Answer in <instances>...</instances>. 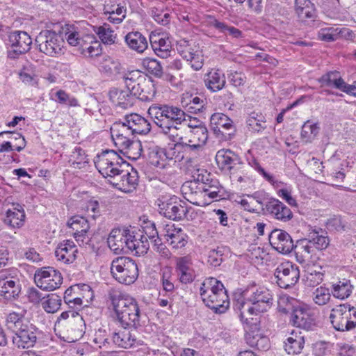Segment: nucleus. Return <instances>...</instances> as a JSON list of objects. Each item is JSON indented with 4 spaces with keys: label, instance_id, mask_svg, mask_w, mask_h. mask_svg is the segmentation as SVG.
<instances>
[{
    "label": "nucleus",
    "instance_id": "nucleus-1",
    "mask_svg": "<svg viewBox=\"0 0 356 356\" xmlns=\"http://www.w3.org/2000/svg\"><path fill=\"white\" fill-rule=\"evenodd\" d=\"M243 298L237 299L235 303L236 309L239 311L241 321L247 325L253 324L257 329V322L252 323L254 316L265 312L273 303L272 292L265 286H251L243 293Z\"/></svg>",
    "mask_w": 356,
    "mask_h": 356
},
{
    "label": "nucleus",
    "instance_id": "nucleus-2",
    "mask_svg": "<svg viewBox=\"0 0 356 356\" xmlns=\"http://www.w3.org/2000/svg\"><path fill=\"white\" fill-rule=\"evenodd\" d=\"M108 296L111 301L116 320L122 327L136 329L142 325L143 314L135 298L114 289L108 291Z\"/></svg>",
    "mask_w": 356,
    "mask_h": 356
},
{
    "label": "nucleus",
    "instance_id": "nucleus-3",
    "mask_svg": "<svg viewBox=\"0 0 356 356\" xmlns=\"http://www.w3.org/2000/svg\"><path fill=\"white\" fill-rule=\"evenodd\" d=\"M149 115L159 128L186 121V114L180 108L170 104H152L148 108Z\"/></svg>",
    "mask_w": 356,
    "mask_h": 356
},
{
    "label": "nucleus",
    "instance_id": "nucleus-4",
    "mask_svg": "<svg viewBox=\"0 0 356 356\" xmlns=\"http://www.w3.org/2000/svg\"><path fill=\"white\" fill-rule=\"evenodd\" d=\"M112 277L119 283L133 284L138 277V269L136 262L127 257H118L111 264Z\"/></svg>",
    "mask_w": 356,
    "mask_h": 356
},
{
    "label": "nucleus",
    "instance_id": "nucleus-5",
    "mask_svg": "<svg viewBox=\"0 0 356 356\" xmlns=\"http://www.w3.org/2000/svg\"><path fill=\"white\" fill-rule=\"evenodd\" d=\"M35 42L40 52L56 57L63 54L65 41L63 35L55 31L44 30L36 37Z\"/></svg>",
    "mask_w": 356,
    "mask_h": 356
},
{
    "label": "nucleus",
    "instance_id": "nucleus-6",
    "mask_svg": "<svg viewBox=\"0 0 356 356\" xmlns=\"http://www.w3.org/2000/svg\"><path fill=\"white\" fill-rule=\"evenodd\" d=\"M330 319L336 330H351L356 327V309L349 305H340L331 310Z\"/></svg>",
    "mask_w": 356,
    "mask_h": 356
},
{
    "label": "nucleus",
    "instance_id": "nucleus-7",
    "mask_svg": "<svg viewBox=\"0 0 356 356\" xmlns=\"http://www.w3.org/2000/svg\"><path fill=\"white\" fill-rule=\"evenodd\" d=\"M176 48L181 56L190 63L195 71L200 70L204 64L202 51L193 40L180 39L177 41Z\"/></svg>",
    "mask_w": 356,
    "mask_h": 356
},
{
    "label": "nucleus",
    "instance_id": "nucleus-8",
    "mask_svg": "<svg viewBox=\"0 0 356 356\" xmlns=\"http://www.w3.org/2000/svg\"><path fill=\"white\" fill-rule=\"evenodd\" d=\"M159 213L165 217L173 220H181L187 218L188 213L192 207L182 205L175 196L168 197L163 196L156 201Z\"/></svg>",
    "mask_w": 356,
    "mask_h": 356
},
{
    "label": "nucleus",
    "instance_id": "nucleus-9",
    "mask_svg": "<svg viewBox=\"0 0 356 356\" xmlns=\"http://www.w3.org/2000/svg\"><path fill=\"white\" fill-rule=\"evenodd\" d=\"M275 280L282 289H289L294 286L300 278L299 268L290 261L279 264L274 271Z\"/></svg>",
    "mask_w": 356,
    "mask_h": 356
},
{
    "label": "nucleus",
    "instance_id": "nucleus-10",
    "mask_svg": "<svg viewBox=\"0 0 356 356\" xmlns=\"http://www.w3.org/2000/svg\"><path fill=\"white\" fill-rule=\"evenodd\" d=\"M32 44V39L25 31H15L10 33L6 44L8 57L12 59L18 58L27 52Z\"/></svg>",
    "mask_w": 356,
    "mask_h": 356
},
{
    "label": "nucleus",
    "instance_id": "nucleus-11",
    "mask_svg": "<svg viewBox=\"0 0 356 356\" xmlns=\"http://www.w3.org/2000/svg\"><path fill=\"white\" fill-rule=\"evenodd\" d=\"M34 280L37 286L44 291H54L58 289L63 282L61 273L50 266L37 270Z\"/></svg>",
    "mask_w": 356,
    "mask_h": 356
},
{
    "label": "nucleus",
    "instance_id": "nucleus-12",
    "mask_svg": "<svg viewBox=\"0 0 356 356\" xmlns=\"http://www.w3.org/2000/svg\"><path fill=\"white\" fill-rule=\"evenodd\" d=\"M119 156L114 150L106 149L97 156L95 164L99 173L104 177L118 175L120 170L115 167Z\"/></svg>",
    "mask_w": 356,
    "mask_h": 356
},
{
    "label": "nucleus",
    "instance_id": "nucleus-13",
    "mask_svg": "<svg viewBox=\"0 0 356 356\" xmlns=\"http://www.w3.org/2000/svg\"><path fill=\"white\" fill-rule=\"evenodd\" d=\"M38 328L30 321L12 335L13 345L19 349L33 348L38 339Z\"/></svg>",
    "mask_w": 356,
    "mask_h": 356
},
{
    "label": "nucleus",
    "instance_id": "nucleus-14",
    "mask_svg": "<svg viewBox=\"0 0 356 356\" xmlns=\"http://www.w3.org/2000/svg\"><path fill=\"white\" fill-rule=\"evenodd\" d=\"M216 161L218 167L230 175H234L242 164L240 157L230 149H222L217 152Z\"/></svg>",
    "mask_w": 356,
    "mask_h": 356
},
{
    "label": "nucleus",
    "instance_id": "nucleus-15",
    "mask_svg": "<svg viewBox=\"0 0 356 356\" xmlns=\"http://www.w3.org/2000/svg\"><path fill=\"white\" fill-rule=\"evenodd\" d=\"M290 322L297 327L309 330L315 325V317L309 308L299 305L293 308L291 314Z\"/></svg>",
    "mask_w": 356,
    "mask_h": 356
},
{
    "label": "nucleus",
    "instance_id": "nucleus-16",
    "mask_svg": "<svg viewBox=\"0 0 356 356\" xmlns=\"http://www.w3.org/2000/svg\"><path fill=\"white\" fill-rule=\"evenodd\" d=\"M268 239L271 246L280 253L288 254L294 248L291 236L284 230H273L269 234Z\"/></svg>",
    "mask_w": 356,
    "mask_h": 356
},
{
    "label": "nucleus",
    "instance_id": "nucleus-17",
    "mask_svg": "<svg viewBox=\"0 0 356 356\" xmlns=\"http://www.w3.org/2000/svg\"><path fill=\"white\" fill-rule=\"evenodd\" d=\"M20 286L17 280L10 275L7 270L0 272V296L11 300L18 297Z\"/></svg>",
    "mask_w": 356,
    "mask_h": 356
},
{
    "label": "nucleus",
    "instance_id": "nucleus-18",
    "mask_svg": "<svg viewBox=\"0 0 356 356\" xmlns=\"http://www.w3.org/2000/svg\"><path fill=\"white\" fill-rule=\"evenodd\" d=\"M202 301L216 314L225 313L229 307V297L226 290L220 291L213 295L202 294Z\"/></svg>",
    "mask_w": 356,
    "mask_h": 356
},
{
    "label": "nucleus",
    "instance_id": "nucleus-19",
    "mask_svg": "<svg viewBox=\"0 0 356 356\" xmlns=\"http://www.w3.org/2000/svg\"><path fill=\"white\" fill-rule=\"evenodd\" d=\"M149 39L153 51L158 56L165 58L170 56L172 44L167 33L152 32Z\"/></svg>",
    "mask_w": 356,
    "mask_h": 356
},
{
    "label": "nucleus",
    "instance_id": "nucleus-20",
    "mask_svg": "<svg viewBox=\"0 0 356 356\" xmlns=\"http://www.w3.org/2000/svg\"><path fill=\"white\" fill-rule=\"evenodd\" d=\"M128 234L130 231L128 229H113L107 239L109 248L115 254L127 252L128 246Z\"/></svg>",
    "mask_w": 356,
    "mask_h": 356
},
{
    "label": "nucleus",
    "instance_id": "nucleus-21",
    "mask_svg": "<svg viewBox=\"0 0 356 356\" xmlns=\"http://www.w3.org/2000/svg\"><path fill=\"white\" fill-rule=\"evenodd\" d=\"M164 237L173 249H181L186 246L188 236L180 227H176L174 224L166 225L164 228Z\"/></svg>",
    "mask_w": 356,
    "mask_h": 356
},
{
    "label": "nucleus",
    "instance_id": "nucleus-22",
    "mask_svg": "<svg viewBox=\"0 0 356 356\" xmlns=\"http://www.w3.org/2000/svg\"><path fill=\"white\" fill-rule=\"evenodd\" d=\"M191 259L188 256L176 259L175 271L179 280L183 284L191 283L195 278Z\"/></svg>",
    "mask_w": 356,
    "mask_h": 356
},
{
    "label": "nucleus",
    "instance_id": "nucleus-23",
    "mask_svg": "<svg viewBox=\"0 0 356 356\" xmlns=\"http://www.w3.org/2000/svg\"><path fill=\"white\" fill-rule=\"evenodd\" d=\"M77 253L76 246L73 241L70 240L60 243L55 250L57 260L65 264H72L76 259Z\"/></svg>",
    "mask_w": 356,
    "mask_h": 356
},
{
    "label": "nucleus",
    "instance_id": "nucleus-24",
    "mask_svg": "<svg viewBox=\"0 0 356 356\" xmlns=\"http://www.w3.org/2000/svg\"><path fill=\"white\" fill-rule=\"evenodd\" d=\"M265 209L275 218L287 221L292 218L293 213L289 208L277 199H270L265 204Z\"/></svg>",
    "mask_w": 356,
    "mask_h": 356
},
{
    "label": "nucleus",
    "instance_id": "nucleus-25",
    "mask_svg": "<svg viewBox=\"0 0 356 356\" xmlns=\"http://www.w3.org/2000/svg\"><path fill=\"white\" fill-rule=\"evenodd\" d=\"M110 100L116 106L122 108L132 106L135 102L134 95L129 90L112 88L108 92Z\"/></svg>",
    "mask_w": 356,
    "mask_h": 356
},
{
    "label": "nucleus",
    "instance_id": "nucleus-26",
    "mask_svg": "<svg viewBox=\"0 0 356 356\" xmlns=\"http://www.w3.org/2000/svg\"><path fill=\"white\" fill-rule=\"evenodd\" d=\"M130 128L124 118L122 121L113 123L111 127V134L115 146L122 145L134 135Z\"/></svg>",
    "mask_w": 356,
    "mask_h": 356
},
{
    "label": "nucleus",
    "instance_id": "nucleus-27",
    "mask_svg": "<svg viewBox=\"0 0 356 356\" xmlns=\"http://www.w3.org/2000/svg\"><path fill=\"white\" fill-rule=\"evenodd\" d=\"M127 252L131 251L136 255L146 254L149 248V243L147 236L139 233L134 232L128 234Z\"/></svg>",
    "mask_w": 356,
    "mask_h": 356
},
{
    "label": "nucleus",
    "instance_id": "nucleus-28",
    "mask_svg": "<svg viewBox=\"0 0 356 356\" xmlns=\"http://www.w3.org/2000/svg\"><path fill=\"white\" fill-rule=\"evenodd\" d=\"M124 119L134 134H147L151 130L149 120L138 113L126 115Z\"/></svg>",
    "mask_w": 356,
    "mask_h": 356
},
{
    "label": "nucleus",
    "instance_id": "nucleus-29",
    "mask_svg": "<svg viewBox=\"0 0 356 356\" xmlns=\"http://www.w3.org/2000/svg\"><path fill=\"white\" fill-rule=\"evenodd\" d=\"M321 86H327L332 88L339 89L343 92H350L349 88L351 87L346 84L341 77L340 73L337 71H330L323 75L319 79Z\"/></svg>",
    "mask_w": 356,
    "mask_h": 356
},
{
    "label": "nucleus",
    "instance_id": "nucleus-30",
    "mask_svg": "<svg viewBox=\"0 0 356 356\" xmlns=\"http://www.w3.org/2000/svg\"><path fill=\"white\" fill-rule=\"evenodd\" d=\"M205 86L211 92L222 90L226 83L225 74L219 70L211 69L204 76Z\"/></svg>",
    "mask_w": 356,
    "mask_h": 356
},
{
    "label": "nucleus",
    "instance_id": "nucleus-31",
    "mask_svg": "<svg viewBox=\"0 0 356 356\" xmlns=\"http://www.w3.org/2000/svg\"><path fill=\"white\" fill-rule=\"evenodd\" d=\"M26 311L11 312L6 314L5 326L8 331L14 334L26 325L29 321L26 317Z\"/></svg>",
    "mask_w": 356,
    "mask_h": 356
},
{
    "label": "nucleus",
    "instance_id": "nucleus-32",
    "mask_svg": "<svg viewBox=\"0 0 356 356\" xmlns=\"http://www.w3.org/2000/svg\"><path fill=\"white\" fill-rule=\"evenodd\" d=\"M204 184V193L211 199L227 200L230 197L231 192L221 185L218 179H207Z\"/></svg>",
    "mask_w": 356,
    "mask_h": 356
},
{
    "label": "nucleus",
    "instance_id": "nucleus-33",
    "mask_svg": "<svg viewBox=\"0 0 356 356\" xmlns=\"http://www.w3.org/2000/svg\"><path fill=\"white\" fill-rule=\"evenodd\" d=\"M127 45L133 51L143 53L148 47V42L145 35L138 31L128 33L124 37Z\"/></svg>",
    "mask_w": 356,
    "mask_h": 356
},
{
    "label": "nucleus",
    "instance_id": "nucleus-34",
    "mask_svg": "<svg viewBox=\"0 0 356 356\" xmlns=\"http://www.w3.org/2000/svg\"><path fill=\"white\" fill-rule=\"evenodd\" d=\"M307 238L313 246L320 250L326 249L330 244V239L327 233L321 228L309 229Z\"/></svg>",
    "mask_w": 356,
    "mask_h": 356
},
{
    "label": "nucleus",
    "instance_id": "nucleus-35",
    "mask_svg": "<svg viewBox=\"0 0 356 356\" xmlns=\"http://www.w3.org/2000/svg\"><path fill=\"white\" fill-rule=\"evenodd\" d=\"M125 88L133 94L138 91L140 85L145 81V77L140 70H131L125 72L122 76Z\"/></svg>",
    "mask_w": 356,
    "mask_h": 356
},
{
    "label": "nucleus",
    "instance_id": "nucleus-36",
    "mask_svg": "<svg viewBox=\"0 0 356 356\" xmlns=\"http://www.w3.org/2000/svg\"><path fill=\"white\" fill-rule=\"evenodd\" d=\"M119 151L131 160H137L143 152L142 144L137 140L128 139L122 145H117Z\"/></svg>",
    "mask_w": 356,
    "mask_h": 356
},
{
    "label": "nucleus",
    "instance_id": "nucleus-37",
    "mask_svg": "<svg viewBox=\"0 0 356 356\" xmlns=\"http://www.w3.org/2000/svg\"><path fill=\"white\" fill-rule=\"evenodd\" d=\"M293 250L297 261L300 264H303L306 260L311 258L312 254L314 252V247L307 238L298 241L296 244L294 245Z\"/></svg>",
    "mask_w": 356,
    "mask_h": 356
},
{
    "label": "nucleus",
    "instance_id": "nucleus-38",
    "mask_svg": "<svg viewBox=\"0 0 356 356\" xmlns=\"http://www.w3.org/2000/svg\"><path fill=\"white\" fill-rule=\"evenodd\" d=\"M210 122L214 131H221L220 129L225 131H232V133L235 131V126L233 121L223 113H213L210 118Z\"/></svg>",
    "mask_w": 356,
    "mask_h": 356
},
{
    "label": "nucleus",
    "instance_id": "nucleus-39",
    "mask_svg": "<svg viewBox=\"0 0 356 356\" xmlns=\"http://www.w3.org/2000/svg\"><path fill=\"white\" fill-rule=\"evenodd\" d=\"M246 127L252 133H261L267 127L266 118L261 113L252 112L246 119Z\"/></svg>",
    "mask_w": 356,
    "mask_h": 356
},
{
    "label": "nucleus",
    "instance_id": "nucleus-40",
    "mask_svg": "<svg viewBox=\"0 0 356 356\" xmlns=\"http://www.w3.org/2000/svg\"><path fill=\"white\" fill-rule=\"evenodd\" d=\"M25 219V213L23 208L17 204V207L13 208V210H8L5 222L13 228H19L24 225Z\"/></svg>",
    "mask_w": 356,
    "mask_h": 356
},
{
    "label": "nucleus",
    "instance_id": "nucleus-41",
    "mask_svg": "<svg viewBox=\"0 0 356 356\" xmlns=\"http://www.w3.org/2000/svg\"><path fill=\"white\" fill-rule=\"evenodd\" d=\"M295 10L301 19H311L315 16L314 5L310 0H295Z\"/></svg>",
    "mask_w": 356,
    "mask_h": 356
},
{
    "label": "nucleus",
    "instance_id": "nucleus-42",
    "mask_svg": "<svg viewBox=\"0 0 356 356\" xmlns=\"http://www.w3.org/2000/svg\"><path fill=\"white\" fill-rule=\"evenodd\" d=\"M92 29L104 44L111 45L115 42L117 35L109 24L104 23L102 26H93Z\"/></svg>",
    "mask_w": 356,
    "mask_h": 356
},
{
    "label": "nucleus",
    "instance_id": "nucleus-43",
    "mask_svg": "<svg viewBox=\"0 0 356 356\" xmlns=\"http://www.w3.org/2000/svg\"><path fill=\"white\" fill-rule=\"evenodd\" d=\"M156 88L154 83L145 79L143 84L138 89V91L134 92L135 99L137 98L142 102H151L154 99L156 95Z\"/></svg>",
    "mask_w": 356,
    "mask_h": 356
},
{
    "label": "nucleus",
    "instance_id": "nucleus-44",
    "mask_svg": "<svg viewBox=\"0 0 356 356\" xmlns=\"http://www.w3.org/2000/svg\"><path fill=\"white\" fill-rule=\"evenodd\" d=\"M245 341L250 346L259 350H267L269 347L268 339L258 332L255 333L254 330L247 331Z\"/></svg>",
    "mask_w": 356,
    "mask_h": 356
},
{
    "label": "nucleus",
    "instance_id": "nucleus-45",
    "mask_svg": "<svg viewBox=\"0 0 356 356\" xmlns=\"http://www.w3.org/2000/svg\"><path fill=\"white\" fill-rule=\"evenodd\" d=\"M104 15L113 14L126 16L127 3L125 0H105L104 4Z\"/></svg>",
    "mask_w": 356,
    "mask_h": 356
},
{
    "label": "nucleus",
    "instance_id": "nucleus-46",
    "mask_svg": "<svg viewBox=\"0 0 356 356\" xmlns=\"http://www.w3.org/2000/svg\"><path fill=\"white\" fill-rule=\"evenodd\" d=\"M353 291V286L350 281L343 279L332 284V293L334 297L344 300L348 298Z\"/></svg>",
    "mask_w": 356,
    "mask_h": 356
},
{
    "label": "nucleus",
    "instance_id": "nucleus-47",
    "mask_svg": "<svg viewBox=\"0 0 356 356\" xmlns=\"http://www.w3.org/2000/svg\"><path fill=\"white\" fill-rule=\"evenodd\" d=\"M225 290L223 284L214 277L207 278L201 284L200 289V296L207 293V295L216 294L220 291Z\"/></svg>",
    "mask_w": 356,
    "mask_h": 356
},
{
    "label": "nucleus",
    "instance_id": "nucleus-48",
    "mask_svg": "<svg viewBox=\"0 0 356 356\" xmlns=\"http://www.w3.org/2000/svg\"><path fill=\"white\" fill-rule=\"evenodd\" d=\"M184 123H177L174 124H170L165 128H160L161 132L168 136L169 139L172 142L176 143L175 145H179L183 141L182 131H181V126H183Z\"/></svg>",
    "mask_w": 356,
    "mask_h": 356
},
{
    "label": "nucleus",
    "instance_id": "nucleus-49",
    "mask_svg": "<svg viewBox=\"0 0 356 356\" xmlns=\"http://www.w3.org/2000/svg\"><path fill=\"white\" fill-rule=\"evenodd\" d=\"M113 341L119 347L129 348L134 344L135 339L130 331L125 330L113 333Z\"/></svg>",
    "mask_w": 356,
    "mask_h": 356
},
{
    "label": "nucleus",
    "instance_id": "nucleus-50",
    "mask_svg": "<svg viewBox=\"0 0 356 356\" xmlns=\"http://www.w3.org/2000/svg\"><path fill=\"white\" fill-rule=\"evenodd\" d=\"M62 300L60 296L51 293L47 295L42 301V307L47 312L54 314L58 312L61 306Z\"/></svg>",
    "mask_w": 356,
    "mask_h": 356
},
{
    "label": "nucleus",
    "instance_id": "nucleus-51",
    "mask_svg": "<svg viewBox=\"0 0 356 356\" xmlns=\"http://www.w3.org/2000/svg\"><path fill=\"white\" fill-rule=\"evenodd\" d=\"M305 340L301 336L290 337L284 342V349L288 354H298L304 347Z\"/></svg>",
    "mask_w": 356,
    "mask_h": 356
},
{
    "label": "nucleus",
    "instance_id": "nucleus-52",
    "mask_svg": "<svg viewBox=\"0 0 356 356\" xmlns=\"http://www.w3.org/2000/svg\"><path fill=\"white\" fill-rule=\"evenodd\" d=\"M69 162L73 168L81 169L88 163V160L85 151L81 147H76L70 156Z\"/></svg>",
    "mask_w": 356,
    "mask_h": 356
},
{
    "label": "nucleus",
    "instance_id": "nucleus-53",
    "mask_svg": "<svg viewBox=\"0 0 356 356\" xmlns=\"http://www.w3.org/2000/svg\"><path fill=\"white\" fill-rule=\"evenodd\" d=\"M67 225L74 231L73 233L89 231L90 225L86 218L81 216H74L67 222Z\"/></svg>",
    "mask_w": 356,
    "mask_h": 356
},
{
    "label": "nucleus",
    "instance_id": "nucleus-54",
    "mask_svg": "<svg viewBox=\"0 0 356 356\" xmlns=\"http://www.w3.org/2000/svg\"><path fill=\"white\" fill-rule=\"evenodd\" d=\"M331 299V293L329 289L320 286L312 293V300L315 304L323 306L327 304Z\"/></svg>",
    "mask_w": 356,
    "mask_h": 356
},
{
    "label": "nucleus",
    "instance_id": "nucleus-55",
    "mask_svg": "<svg viewBox=\"0 0 356 356\" xmlns=\"http://www.w3.org/2000/svg\"><path fill=\"white\" fill-rule=\"evenodd\" d=\"M200 179H188L181 186L182 191L187 194H197L198 193L204 192L205 182H200Z\"/></svg>",
    "mask_w": 356,
    "mask_h": 356
},
{
    "label": "nucleus",
    "instance_id": "nucleus-56",
    "mask_svg": "<svg viewBox=\"0 0 356 356\" xmlns=\"http://www.w3.org/2000/svg\"><path fill=\"white\" fill-rule=\"evenodd\" d=\"M117 181H109V183L118 190L124 193H131L138 186V179H115Z\"/></svg>",
    "mask_w": 356,
    "mask_h": 356
},
{
    "label": "nucleus",
    "instance_id": "nucleus-57",
    "mask_svg": "<svg viewBox=\"0 0 356 356\" xmlns=\"http://www.w3.org/2000/svg\"><path fill=\"white\" fill-rule=\"evenodd\" d=\"M319 127L316 124H312L310 121H307L302 125L301 131V137L305 142H311L318 132Z\"/></svg>",
    "mask_w": 356,
    "mask_h": 356
},
{
    "label": "nucleus",
    "instance_id": "nucleus-58",
    "mask_svg": "<svg viewBox=\"0 0 356 356\" xmlns=\"http://www.w3.org/2000/svg\"><path fill=\"white\" fill-rule=\"evenodd\" d=\"M55 97L56 99H54V100L60 104L72 107L79 106L78 100L74 97L70 95L63 90L56 91L55 92Z\"/></svg>",
    "mask_w": 356,
    "mask_h": 356
},
{
    "label": "nucleus",
    "instance_id": "nucleus-59",
    "mask_svg": "<svg viewBox=\"0 0 356 356\" xmlns=\"http://www.w3.org/2000/svg\"><path fill=\"white\" fill-rule=\"evenodd\" d=\"M191 136L187 140L190 143L205 145L208 140V131L207 128L191 130Z\"/></svg>",
    "mask_w": 356,
    "mask_h": 356
},
{
    "label": "nucleus",
    "instance_id": "nucleus-60",
    "mask_svg": "<svg viewBox=\"0 0 356 356\" xmlns=\"http://www.w3.org/2000/svg\"><path fill=\"white\" fill-rule=\"evenodd\" d=\"M62 320H69V322L76 325H81L83 320L82 316L73 310L63 312L58 317L57 323H60Z\"/></svg>",
    "mask_w": 356,
    "mask_h": 356
},
{
    "label": "nucleus",
    "instance_id": "nucleus-61",
    "mask_svg": "<svg viewBox=\"0 0 356 356\" xmlns=\"http://www.w3.org/2000/svg\"><path fill=\"white\" fill-rule=\"evenodd\" d=\"M213 26L221 33H228L234 38H241L243 35L239 29L234 26H229L225 23L217 20L213 22Z\"/></svg>",
    "mask_w": 356,
    "mask_h": 356
},
{
    "label": "nucleus",
    "instance_id": "nucleus-62",
    "mask_svg": "<svg viewBox=\"0 0 356 356\" xmlns=\"http://www.w3.org/2000/svg\"><path fill=\"white\" fill-rule=\"evenodd\" d=\"M224 250L222 247L211 250L208 254V263L214 267L219 266L223 261Z\"/></svg>",
    "mask_w": 356,
    "mask_h": 356
},
{
    "label": "nucleus",
    "instance_id": "nucleus-63",
    "mask_svg": "<svg viewBox=\"0 0 356 356\" xmlns=\"http://www.w3.org/2000/svg\"><path fill=\"white\" fill-rule=\"evenodd\" d=\"M102 68L103 72L109 75H117L121 73L122 67L119 61L109 58L104 62Z\"/></svg>",
    "mask_w": 356,
    "mask_h": 356
},
{
    "label": "nucleus",
    "instance_id": "nucleus-64",
    "mask_svg": "<svg viewBox=\"0 0 356 356\" xmlns=\"http://www.w3.org/2000/svg\"><path fill=\"white\" fill-rule=\"evenodd\" d=\"M329 229L337 232H344L348 228V223L341 216H334L327 222Z\"/></svg>",
    "mask_w": 356,
    "mask_h": 356
}]
</instances>
